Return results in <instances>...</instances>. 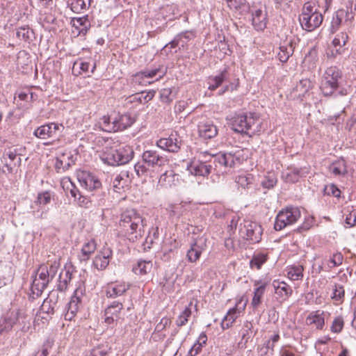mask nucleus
Instances as JSON below:
<instances>
[{
	"label": "nucleus",
	"mask_w": 356,
	"mask_h": 356,
	"mask_svg": "<svg viewBox=\"0 0 356 356\" xmlns=\"http://www.w3.org/2000/svg\"><path fill=\"white\" fill-rule=\"evenodd\" d=\"M200 156L202 161H192L187 168L190 173L195 176L205 177L211 173L212 165H207V161H213L216 168L218 167L233 168L240 163L239 156L231 152L209 154L207 152H201Z\"/></svg>",
	"instance_id": "1"
},
{
	"label": "nucleus",
	"mask_w": 356,
	"mask_h": 356,
	"mask_svg": "<svg viewBox=\"0 0 356 356\" xmlns=\"http://www.w3.org/2000/svg\"><path fill=\"white\" fill-rule=\"evenodd\" d=\"M119 225L127 238L133 243L141 239L145 234V220L135 209L122 212Z\"/></svg>",
	"instance_id": "2"
},
{
	"label": "nucleus",
	"mask_w": 356,
	"mask_h": 356,
	"mask_svg": "<svg viewBox=\"0 0 356 356\" xmlns=\"http://www.w3.org/2000/svg\"><path fill=\"white\" fill-rule=\"evenodd\" d=\"M167 156L161 154L154 149L145 150L142 154V162L134 165V170L139 177H153V173L168 165Z\"/></svg>",
	"instance_id": "3"
},
{
	"label": "nucleus",
	"mask_w": 356,
	"mask_h": 356,
	"mask_svg": "<svg viewBox=\"0 0 356 356\" xmlns=\"http://www.w3.org/2000/svg\"><path fill=\"white\" fill-rule=\"evenodd\" d=\"M232 129L235 132L251 136L260 131L261 122L256 113L238 114L232 119Z\"/></svg>",
	"instance_id": "4"
},
{
	"label": "nucleus",
	"mask_w": 356,
	"mask_h": 356,
	"mask_svg": "<svg viewBox=\"0 0 356 356\" xmlns=\"http://www.w3.org/2000/svg\"><path fill=\"white\" fill-rule=\"evenodd\" d=\"M134 150L129 145L118 148L106 146L101 154V159L109 165H120L129 163L134 157Z\"/></svg>",
	"instance_id": "5"
},
{
	"label": "nucleus",
	"mask_w": 356,
	"mask_h": 356,
	"mask_svg": "<svg viewBox=\"0 0 356 356\" xmlns=\"http://www.w3.org/2000/svg\"><path fill=\"white\" fill-rule=\"evenodd\" d=\"M27 316L25 312L21 309L13 310L7 312L0 320V334L8 332L14 325L19 323L23 325L22 330L26 332L29 328V322L26 325Z\"/></svg>",
	"instance_id": "6"
},
{
	"label": "nucleus",
	"mask_w": 356,
	"mask_h": 356,
	"mask_svg": "<svg viewBox=\"0 0 356 356\" xmlns=\"http://www.w3.org/2000/svg\"><path fill=\"white\" fill-rule=\"evenodd\" d=\"M341 81V71L337 67H328L323 74L320 88L324 95H331L339 87Z\"/></svg>",
	"instance_id": "7"
},
{
	"label": "nucleus",
	"mask_w": 356,
	"mask_h": 356,
	"mask_svg": "<svg viewBox=\"0 0 356 356\" xmlns=\"http://www.w3.org/2000/svg\"><path fill=\"white\" fill-rule=\"evenodd\" d=\"M300 216V211L297 208L287 207L286 209H282L276 216L274 224L275 229L280 231L295 223Z\"/></svg>",
	"instance_id": "8"
},
{
	"label": "nucleus",
	"mask_w": 356,
	"mask_h": 356,
	"mask_svg": "<svg viewBox=\"0 0 356 356\" xmlns=\"http://www.w3.org/2000/svg\"><path fill=\"white\" fill-rule=\"evenodd\" d=\"M239 232L243 238L256 243L261 239L263 229L256 222L244 220L243 224H241Z\"/></svg>",
	"instance_id": "9"
},
{
	"label": "nucleus",
	"mask_w": 356,
	"mask_h": 356,
	"mask_svg": "<svg viewBox=\"0 0 356 356\" xmlns=\"http://www.w3.org/2000/svg\"><path fill=\"white\" fill-rule=\"evenodd\" d=\"M252 15V24L257 31H263L268 23V13L264 5L259 3L250 8Z\"/></svg>",
	"instance_id": "10"
},
{
	"label": "nucleus",
	"mask_w": 356,
	"mask_h": 356,
	"mask_svg": "<svg viewBox=\"0 0 356 356\" xmlns=\"http://www.w3.org/2000/svg\"><path fill=\"white\" fill-rule=\"evenodd\" d=\"M353 18L354 14L348 8L338 10L334 13L332 17L330 27L331 33H334L342 25L350 26Z\"/></svg>",
	"instance_id": "11"
},
{
	"label": "nucleus",
	"mask_w": 356,
	"mask_h": 356,
	"mask_svg": "<svg viewBox=\"0 0 356 356\" xmlns=\"http://www.w3.org/2000/svg\"><path fill=\"white\" fill-rule=\"evenodd\" d=\"M77 179L81 186L88 191L98 190L102 186V183L98 177L88 171L79 172Z\"/></svg>",
	"instance_id": "12"
},
{
	"label": "nucleus",
	"mask_w": 356,
	"mask_h": 356,
	"mask_svg": "<svg viewBox=\"0 0 356 356\" xmlns=\"http://www.w3.org/2000/svg\"><path fill=\"white\" fill-rule=\"evenodd\" d=\"M205 248L206 238H193L191 243L190 248L186 253L187 260L191 263H195L199 260Z\"/></svg>",
	"instance_id": "13"
},
{
	"label": "nucleus",
	"mask_w": 356,
	"mask_h": 356,
	"mask_svg": "<svg viewBox=\"0 0 356 356\" xmlns=\"http://www.w3.org/2000/svg\"><path fill=\"white\" fill-rule=\"evenodd\" d=\"M63 128L62 124L57 123H48L38 127L33 132V135L40 139H48L56 137L57 133Z\"/></svg>",
	"instance_id": "14"
},
{
	"label": "nucleus",
	"mask_w": 356,
	"mask_h": 356,
	"mask_svg": "<svg viewBox=\"0 0 356 356\" xmlns=\"http://www.w3.org/2000/svg\"><path fill=\"white\" fill-rule=\"evenodd\" d=\"M79 291L82 294L81 290L77 288L67 304V312L65 314V319L67 321H72L81 307V297L78 296Z\"/></svg>",
	"instance_id": "15"
},
{
	"label": "nucleus",
	"mask_w": 356,
	"mask_h": 356,
	"mask_svg": "<svg viewBox=\"0 0 356 356\" xmlns=\"http://www.w3.org/2000/svg\"><path fill=\"white\" fill-rule=\"evenodd\" d=\"M327 280L325 277H316L313 280V291H315L317 296L316 302L320 304L321 298H324L327 293Z\"/></svg>",
	"instance_id": "16"
},
{
	"label": "nucleus",
	"mask_w": 356,
	"mask_h": 356,
	"mask_svg": "<svg viewBox=\"0 0 356 356\" xmlns=\"http://www.w3.org/2000/svg\"><path fill=\"white\" fill-rule=\"evenodd\" d=\"M166 73V70L163 66L155 67L152 69H145L143 71L137 72L134 76L135 82L140 83L141 79L143 78H154L158 76L156 80L161 79Z\"/></svg>",
	"instance_id": "17"
},
{
	"label": "nucleus",
	"mask_w": 356,
	"mask_h": 356,
	"mask_svg": "<svg viewBox=\"0 0 356 356\" xmlns=\"http://www.w3.org/2000/svg\"><path fill=\"white\" fill-rule=\"evenodd\" d=\"M112 254V250L109 248H104L95 256L93 260L94 266L99 270H104L108 266Z\"/></svg>",
	"instance_id": "18"
},
{
	"label": "nucleus",
	"mask_w": 356,
	"mask_h": 356,
	"mask_svg": "<svg viewBox=\"0 0 356 356\" xmlns=\"http://www.w3.org/2000/svg\"><path fill=\"white\" fill-rule=\"evenodd\" d=\"M156 145L163 150L175 153L179 150L181 143L177 138L171 135L169 138H161L157 140Z\"/></svg>",
	"instance_id": "19"
},
{
	"label": "nucleus",
	"mask_w": 356,
	"mask_h": 356,
	"mask_svg": "<svg viewBox=\"0 0 356 356\" xmlns=\"http://www.w3.org/2000/svg\"><path fill=\"white\" fill-rule=\"evenodd\" d=\"M130 285L125 282H115L110 284L106 289V296L109 298H115L122 296L129 289Z\"/></svg>",
	"instance_id": "20"
},
{
	"label": "nucleus",
	"mask_w": 356,
	"mask_h": 356,
	"mask_svg": "<svg viewBox=\"0 0 356 356\" xmlns=\"http://www.w3.org/2000/svg\"><path fill=\"white\" fill-rule=\"evenodd\" d=\"M280 339L278 333L274 334L268 339L263 346H259L257 348L258 356H273L275 344Z\"/></svg>",
	"instance_id": "21"
},
{
	"label": "nucleus",
	"mask_w": 356,
	"mask_h": 356,
	"mask_svg": "<svg viewBox=\"0 0 356 356\" xmlns=\"http://www.w3.org/2000/svg\"><path fill=\"white\" fill-rule=\"evenodd\" d=\"M198 133L204 139H211L218 134L217 127L211 121L200 122L198 125Z\"/></svg>",
	"instance_id": "22"
},
{
	"label": "nucleus",
	"mask_w": 356,
	"mask_h": 356,
	"mask_svg": "<svg viewBox=\"0 0 356 356\" xmlns=\"http://www.w3.org/2000/svg\"><path fill=\"white\" fill-rule=\"evenodd\" d=\"M179 181V175L176 174L174 170H165V172L161 175L158 185L163 188H170L175 186Z\"/></svg>",
	"instance_id": "23"
},
{
	"label": "nucleus",
	"mask_w": 356,
	"mask_h": 356,
	"mask_svg": "<svg viewBox=\"0 0 356 356\" xmlns=\"http://www.w3.org/2000/svg\"><path fill=\"white\" fill-rule=\"evenodd\" d=\"M312 4L309 1L305 3L302 9V13L299 17L300 26L303 30L311 31L312 24Z\"/></svg>",
	"instance_id": "24"
},
{
	"label": "nucleus",
	"mask_w": 356,
	"mask_h": 356,
	"mask_svg": "<svg viewBox=\"0 0 356 356\" xmlns=\"http://www.w3.org/2000/svg\"><path fill=\"white\" fill-rule=\"evenodd\" d=\"M98 126L103 131L117 132L115 114L104 115L98 121Z\"/></svg>",
	"instance_id": "25"
},
{
	"label": "nucleus",
	"mask_w": 356,
	"mask_h": 356,
	"mask_svg": "<svg viewBox=\"0 0 356 356\" xmlns=\"http://www.w3.org/2000/svg\"><path fill=\"white\" fill-rule=\"evenodd\" d=\"M71 24L73 27L78 30L79 34L82 35H86L91 26L88 15L81 17H73L71 20Z\"/></svg>",
	"instance_id": "26"
},
{
	"label": "nucleus",
	"mask_w": 356,
	"mask_h": 356,
	"mask_svg": "<svg viewBox=\"0 0 356 356\" xmlns=\"http://www.w3.org/2000/svg\"><path fill=\"white\" fill-rule=\"evenodd\" d=\"M73 278V268L72 266H65V270L60 272L58 284V290L65 291Z\"/></svg>",
	"instance_id": "27"
},
{
	"label": "nucleus",
	"mask_w": 356,
	"mask_h": 356,
	"mask_svg": "<svg viewBox=\"0 0 356 356\" xmlns=\"http://www.w3.org/2000/svg\"><path fill=\"white\" fill-rule=\"evenodd\" d=\"M229 81V74L228 70L225 68L218 75L209 77L208 81V89L210 90H215L221 86L224 81Z\"/></svg>",
	"instance_id": "28"
},
{
	"label": "nucleus",
	"mask_w": 356,
	"mask_h": 356,
	"mask_svg": "<svg viewBox=\"0 0 356 356\" xmlns=\"http://www.w3.org/2000/svg\"><path fill=\"white\" fill-rule=\"evenodd\" d=\"M257 287L254 289L253 298L252 299L251 305L254 309L258 308L261 303V298L266 291V283L257 282L255 283Z\"/></svg>",
	"instance_id": "29"
},
{
	"label": "nucleus",
	"mask_w": 356,
	"mask_h": 356,
	"mask_svg": "<svg viewBox=\"0 0 356 356\" xmlns=\"http://www.w3.org/2000/svg\"><path fill=\"white\" fill-rule=\"evenodd\" d=\"M115 118L118 131L126 129L131 127L135 122L134 118H132L130 114L127 113L122 115L115 114Z\"/></svg>",
	"instance_id": "30"
},
{
	"label": "nucleus",
	"mask_w": 356,
	"mask_h": 356,
	"mask_svg": "<svg viewBox=\"0 0 356 356\" xmlns=\"http://www.w3.org/2000/svg\"><path fill=\"white\" fill-rule=\"evenodd\" d=\"M273 285L275 289V293L283 299L287 298L291 294V288L284 282L274 280Z\"/></svg>",
	"instance_id": "31"
},
{
	"label": "nucleus",
	"mask_w": 356,
	"mask_h": 356,
	"mask_svg": "<svg viewBox=\"0 0 356 356\" xmlns=\"http://www.w3.org/2000/svg\"><path fill=\"white\" fill-rule=\"evenodd\" d=\"M151 261L140 260L132 268V271L136 275H145L149 273L152 268Z\"/></svg>",
	"instance_id": "32"
},
{
	"label": "nucleus",
	"mask_w": 356,
	"mask_h": 356,
	"mask_svg": "<svg viewBox=\"0 0 356 356\" xmlns=\"http://www.w3.org/2000/svg\"><path fill=\"white\" fill-rule=\"evenodd\" d=\"M240 311L237 309L236 307H234L230 309L226 316L224 317L222 323L221 327L223 330L228 329L232 326V323L235 321V320L238 318L240 314Z\"/></svg>",
	"instance_id": "33"
},
{
	"label": "nucleus",
	"mask_w": 356,
	"mask_h": 356,
	"mask_svg": "<svg viewBox=\"0 0 356 356\" xmlns=\"http://www.w3.org/2000/svg\"><path fill=\"white\" fill-rule=\"evenodd\" d=\"M91 0H68L67 5L71 10L76 13H80L88 9Z\"/></svg>",
	"instance_id": "34"
},
{
	"label": "nucleus",
	"mask_w": 356,
	"mask_h": 356,
	"mask_svg": "<svg viewBox=\"0 0 356 356\" xmlns=\"http://www.w3.org/2000/svg\"><path fill=\"white\" fill-rule=\"evenodd\" d=\"M96 250V243L94 241H90L83 245L78 257L80 261H86L90 258L92 253Z\"/></svg>",
	"instance_id": "35"
},
{
	"label": "nucleus",
	"mask_w": 356,
	"mask_h": 356,
	"mask_svg": "<svg viewBox=\"0 0 356 356\" xmlns=\"http://www.w3.org/2000/svg\"><path fill=\"white\" fill-rule=\"evenodd\" d=\"M330 316V314L323 310H316L313 314V325L318 330H323L325 325V321Z\"/></svg>",
	"instance_id": "36"
},
{
	"label": "nucleus",
	"mask_w": 356,
	"mask_h": 356,
	"mask_svg": "<svg viewBox=\"0 0 356 356\" xmlns=\"http://www.w3.org/2000/svg\"><path fill=\"white\" fill-rule=\"evenodd\" d=\"M61 185L64 191L67 193H70L72 197L76 199L77 195H79V190L76 185L72 181L70 178L65 177L62 179Z\"/></svg>",
	"instance_id": "37"
},
{
	"label": "nucleus",
	"mask_w": 356,
	"mask_h": 356,
	"mask_svg": "<svg viewBox=\"0 0 356 356\" xmlns=\"http://www.w3.org/2000/svg\"><path fill=\"white\" fill-rule=\"evenodd\" d=\"M122 309L123 304L122 302L113 301L106 308L104 315H111L118 319L120 318L119 314Z\"/></svg>",
	"instance_id": "38"
},
{
	"label": "nucleus",
	"mask_w": 356,
	"mask_h": 356,
	"mask_svg": "<svg viewBox=\"0 0 356 356\" xmlns=\"http://www.w3.org/2000/svg\"><path fill=\"white\" fill-rule=\"evenodd\" d=\"M329 171L335 176L343 175L347 172L346 165L344 160H339L333 162L329 166Z\"/></svg>",
	"instance_id": "39"
},
{
	"label": "nucleus",
	"mask_w": 356,
	"mask_h": 356,
	"mask_svg": "<svg viewBox=\"0 0 356 356\" xmlns=\"http://www.w3.org/2000/svg\"><path fill=\"white\" fill-rule=\"evenodd\" d=\"M348 40L347 32L343 31L337 34L332 41V44L336 48V51L339 54L341 53L340 49L345 46Z\"/></svg>",
	"instance_id": "40"
},
{
	"label": "nucleus",
	"mask_w": 356,
	"mask_h": 356,
	"mask_svg": "<svg viewBox=\"0 0 356 356\" xmlns=\"http://www.w3.org/2000/svg\"><path fill=\"white\" fill-rule=\"evenodd\" d=\"M293 47L291 43H289L286 46H281L280 47V51L277 54V56L279 60L282 63H286L289 57L293 54Z\"/></svg>",
	"instance_id": "41"
},
{
	"label": "nucleus",
	"mask_w": 356,
	"mask_h": 356,
	"mask_svg": "<svg viewBox=\"0 0 356 356\" xmlns=\"http://www.w3.org/2000/svg\"><path fill=\"white\" fill-rule=\"evenodd\" d=\"M159 228H152L145 238V242L143 243V250L146 251L151 248L152 245L155 239L159 238Z\"/></svg>",
	"instance_id": "42"
},
{
	"label": "nucleus",
	"mask_w": 356,
	"mask_h": 356,
	"mask_svg": "<svg viewBox=\"0 0 356 356\" xmlns=\"http://www.w3.org/2000/svg\"><path fill=\"white\" fill-rule=\"evenodd\" d=\"M268 255L264 253H259L254 254L252 259L250 260V265L252 268H256L257 270L260 269L262 265L266 262Z\"/></svg>",
	"instance_id": "43"
},
{
	"label": "nucleus",
	"mask_w": 356,
	"mask_h": 356,
	"mask_svg": "<svg viewBox=\"0 0 356 356\" xmlns=\"http://www.w3.org/2000/svg\"><path fill=\"white\" fill-rule=\"evenodd\" d=\"M47 287L45 282H42L37 275H35L31 284V291L33 294L39 296Z\"/></svg>",
	"instance_id": "44"
},
{
	"label": "nucleus",
	"mask_w": 356,
	"mask_h": 356,
	"mask_svg": "<svg viewBox=\"0 0 356 356\" xmlns=\"http://www.w3.org/2000/svg\"><path fill=\"white\" fill-rule=\"evenodd\" d=\"M174 88H163L160 91V99L162 102L170 104L172 102L175 97V94L173 92Z\"/></svg>",
	"instance_id": "45"
},
{
	"label": "nucleus",
	"mask_w": 356,
	"mask_h": 356,
	"mask_svg": "<svg viewBox=\"0 0 356 356\" xmlns=\"http://www.w3.org/2000/svg\"><path fill=\"white\" fill-rule=\"evenodd\" d=\"M254 177L251 174L244 173L236 177V182L243 188H248L252 184Z\"/></svg>",
	"instance_id": "46"
},
{
	"label": "nucleus",
	"mask_w": 356,
	"mask_h": 356,
	"mask_svg": "<svg viewBox=\"0 0 356 356\" xmlns=\"http://www.w3.org/2000/svg\"><path fill=\"white\" fill-rule=\"evenodd\" d=\"M35 275H37L42 282H45L47 286L51 280L49 277L47 264L40 265L35 273Z\"/></svg>",
	"instance_id": "47"
},
{
	"label": "nucleus",
	"mask_w": 356,
	"mask_h": 356,
	"mask_svg": "<svg viewBox=\"0 0 356 356\" xmlns=\"http://www.w3.org/2000/svg\"><path fill=\"white\" fill-rule=\"evenodd\" d=\"M345 290L343 286L340 284H335L333 288L332 298L337 302H342L344 299Z\"/></svg>",
	"instance_id": "48"
},
{
	"label": "nucleus",
	"mask_w": 356,
	"mask_h": 356,
	"mask_svg": "<svg viewBox=\"0 0 356 356\" xmlns=\"http://www.w3.org/2000/svg\"><path fill=\"white\" fill-rule=\"evenodd\" d=\"M282 178L286 182L296 183L300 178L298 170L286 171L282 173Z\"/></svg>",
	"instance_id": "49"
},
{
	"label": "nucleus",
	"mask_w": 356,
	"mask_h": 356,
	"mask_svg": "<svg viewBox=\"0 0 356 356\" xmlns=\"http://www.w3.org/2000/svg\"><path fill=\"white\" fill-rule=\"evenodd\" d=\"M32 34L33 31L31 30L29 28L25 26L19 27V29H17L16 33L17 37L19 40H23L24 41L31 40V35Z\"/></svg>",
	"instance_id": "50"
},
{
	"label": "nucleus",
	"mask_w": 356,
	"mask_h": 356,
	"mask_svg": "<svg viewBox=\"0 0 356 356\" xmlns=\"http://www.w3.org/2000/svg\"><path fill=\"white\" fill-rule=\"evenodd\" d=\"M288 277L292 280H298L302 277V266L291 267L288 271Z\"/></svg>",
	"instance_id": "51"
},
{
	"label": "nucleus",
	"mask_w": 356,
	"mask_h": 356,
	"mask_svg": "<svg viewBox=\"0 0 356 356\" xmlns=\"http://www.w3.org/2000/svg\"><path fill=\"white\" fill-rule=\"evenodd\" d=\"M53 346V341L47 339L42 346L41 350L36 352L34 356H48Z\"/></svg>",
	"instance_id": "52"
},
{
	"label": "nucleus",
	"mask_w": 356,
	"mask_h": 356,
	"mask_svg": "<svg viewBox=\"0 0 356 356\" xmlns=\"http://www.w3.org/2000/svg\"><path fill=\"white\" fill-rule=\"evenodd\" d=\"M191 309L189 307H186L184 310L181 313V314L178 316L176 321L177 325L179 327L184 325L187 323L188 318L191 316Z\"/></svg>",
	"instance_id": "53"
},
{
	"label": "nucleus",
	"mask_w": 356,
	"mask_h": 356,
	"mask_svg": "<svg viewBox=\"0 0 356 356\" xmlns=\"http://www.w3.org/2000/svg\"><path fill=\"white\" fill-rule=\"evenodd\" d=\"M128 177V172H122L120 175H116L113 182V187L115 192H120V190L124 187V184H121L123 180V177Z\"/></svg>",
	"instance_id": "54"
},
{
	"label": "nucleus",
	"mask_w": 356,
	"mask_h": 356,
	"mask_svg": "<svg viewBox=\"0 0 356 356\" xmlns=\"http://www.w3.org/2000/svg\"><path fill=\"white\" fill-rule=\"evenodd\" d=\"M60 156L61 159H64L65 161H66V163H69V168L71 167L72 165L74 164L76 160V154H74L70 150H65L63 153H62Z\"/></svg>",
	"instance_id": "55"
},
{
	"label": "nucleus",
	"mask_w": 356,
	"mask_h": 356,
	"mask_svg": "<svg viewBox=\"0 0 356 356\" xmlns=\"http://www.w3.org/2000/svg\"><path fill=\"white\" fill-rule=\"evenodd\" d=\"M277 178L273 174L268 175L262 181L261 186L265 188L270 189L275 186V184H277Z\"/></svg>",
	"instance_id": "56"
},
{
	"label": "nucleus",
	"mask_w": 356,
	"mask_h": 356,
	"mask_svg": "<svg viewBox=\"0 0 356 356\" xmlns=\"http://www.w3.org/2000/svg\"><path fill=\"white\" fill-rule=\"evenodd\" d=\"M74 199L79 207L84 208H89L91 206V202L92 201L90 200L88 197L82 195L80 192L79 195H77L76 199Z\"/></svg>",
	"instance_id": "57"
},
{
	"label": "nucleus",
	"mask_w": 356,
	"mask_h": 356,
	"mask_svg": "<svg viewBox=\"0 0 356 356\" xmlns=\"http://www.w3.org/2000/svg\"><path fill=\"white\" fill-rule=\"evenodd\" d=\"M343 324H344V323H343V320L342 317H341V316L336 317L334 319L332 326H331L332 332H335V333H339L343 327Z\"/></svg>",
	"instance_id": "58"
},
{
	"label": "nucleus",
	"mask_w": 356,
	"mask_h": 356,
	"mask_svg": "<svg viewBox=\"0 0 356 356\" xmlns=\"http://www.w3.org/2000/svg\"><path fill=\"white\" fill-rule=\"evenodd\" d=\"M55 168L57 172H65L69 169V163H67L66 161H65L64 159H62L59 156L56 159Z\"/></svg>",
	"instance_id": "59"
},
{
	"label": "nucleus",
	"mask_w": 356,
	"mask_h": 356,
	"mask_svg": "<svg viewBox=\"0 0 356 356\" xmlns=\"http://www.w3.org/2000/svg\"><path fill=\"white\" fill-rule=\"evenodd\" d=\"M51 198V196L50 193L49 191H45L38 195V202L40 204L45 205L50 202Z\"/></svg>",
	"instance_id": "60"
},
{
	"label": "nucleus",
	"mask_w": 356,
	"mask_h": 356,
	"mask_svg": "<svg viewBox=\"0 0 356 356\" xmlns=\"http://www.w3.org/2000/svg\"><path fill=\"white\" fill-rule=\"evenodd\" d=\"M170 324V318H168L167 317H163L161 319L160 322L156 325L155 331L161 332Z\"/></svg>",
	"instance_id": "61"
},
{
	"label": "nucleus",
	"mask_w": 356,
	"mask_h": 356,
	"mask_svg": "<svg viewBox=\"0 0 356 356\" xmlns=\"http://www.w3.org/2000/svg\"><path fill=\"white\" fill-rule=\"evenodd\" d=\"M17 157V152L15 150L8 149L6 150L3 154V161H6V159L8 158L10 161H13Z\"/></svg>",
	"instance_id": "62"
},
{
	"label": "nucleus",
	"mask_w": 356,
	"mask_h": 356,
	"mask_svg": "<svg viewBox=\"0 0 356 356\" xmlns=\"http://www.w3.org/2000/svg\"><path fill=\"white\" fill-rule=\"evenodd\" d=\"M323 16L321 13L318 12L313 13V26L318 27L323 22Z\"/></svg>",
	"instance_id": "63"
},
{
	"label": "nucleus",
	"mask_w": 356,
	"mask_h": 356,
	"mask_svg": "<svg viewBox=\"0 0 356 356\" xmlns=\"http://www.w3.org/2000/svg\"><path fill=\"white\" fill-rule=\"evenodd\" d=\"M346 223L350 227L356 225V211H352L346 216Z\"/></svg>",
	"instance_id": "64"
}]
</instances>
